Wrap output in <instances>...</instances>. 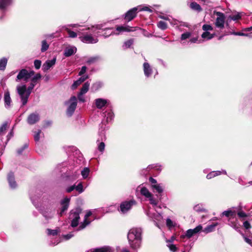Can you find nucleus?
I'll return each instance as SVG.
<instances>
[{
	"mask_svg": "<svg viewBox=\"0 0 252 252\" xmlns=\"http://www.w3.org/2000/svg\"><path fill=\"white\" fill-rule=\"evenodd\" d=\"M102 24H99L92 26L91 28H88L87 29L89 30V32L80 36L79 38L84 43H96L98 41L97 37L99 35V32L97 30L102 29Z\"/></svg>",
	"mask_w": 252,
	"mask_h": 252,
	"instance_id": "1",
	"label": "nucleus"
},
{
	"mask_svg": "<svg viewBox=\"0 0 252 252\" xmlns=\"http://www.w3.org/2000/svg\"><path fill=\"white\" fill-rule=\"evenodd\" d=\"M142 230L139 228L130 229L127 234L128 243L131 249L137 250L140 247Z\"/></svg>",
	"mask_w": 252,
	"mask_h": 252,
	"instance_id": "2",
	"label": "nucleus"
},
{
	"mask_svg": "<svg viewBox=\"0 0 252 252\" xmlns=\"http://www.w3.org/2000/svg\"><path fill=\"white\" fill-rule=\"evenodd\" d=\"M35 85L33 83H31L28 88H27L26 85L25 84L17 86V92L20 97L22 105L24 106L27 104L29 97Z\"/></svg>",
	"mask_w": 252,
	"mask_h": 252,
	"instance_id": "3",
	"label": "nucleus"
},
{
	"mask_svg": "<svg viewBox=\"0 0 252 252\" xmlns=\"http://www.w3.org/2000/svg\"><path fill=\"white\" fill-rule=\"evenodd\" d=\"M132 28H133L129 27V26H119L116 27V29L115 31H113L111 32H107L108 31H111L112 29H111V28L106 29H105L106 32L103 34V35L105 37H107L111 35H114V34L118 35L120 33H122V32H129L135 31L136 29H138L139 30H142L141 29L139 28L138 27H135L134 30H132Z\"/></svg>",
	"mask_w": 252,
	"mask_h": 252,
	"instance_id": "4",
	"label": "nucleus"
},
{
	"mask_svg": "<svg viewBox=\"0 0 252 252\" xmlns=\"http://www.w3.org/2000/svg\"><path fill=\"white\" fill-rule=\"evenodd\" d=\"M77 104V99L75 96H72L70 99L65 102V104L67 105L66 114L68 117H71L74 113Z\"/></svg>",
	"mask_w": 252,
	"mask_h": 252,
	"instance_id": "5",
	"label": "nucleus"
},
{
	"mask_svg": "<svg viewBox=\"0 0 252 252\" xmlns=\"http://www.w3.org/2000/svg\"><path fill=\"white\" fill-rule=\"evenodd\" d=\"M39 210L46 220L52 219L55 213V209L50 206L43 205Z\"/></svg>",
	"mask_w": 252,
	"mask_h": 252,
	"instance_id": "6",
	"label": "nucleus"
},
{
	"mask_svg": "<svg viewBox=\"0 0 252 252\" xmlns=\"http://www.w3.org/2000/svg\"><path fill=\"white\" fill-rule=\"evenodd\" d=\"M214 13L217 16L215 22L216 27L220 30L223 29L224 27L225 19L224 14L222 12L216 11Z\"/></svg>",
	"mask_w": 252,
	"mask_h": 252,
	"instance_id": "7",
	"label": "nucleus"
},
{
	"mask_svg": "<svg viewBox=\"0 0 252 252\" xmlns=\"http://www.w3.org/2000/svg\"><path fill=\"white\" fill-rule=\"evenodd\" d=\"M80 211L78 210H72L69 214V219L71 221V226L73 227L77 226L80 220L79 214Z\"/></svg>",
	"mask_w": 252,
	"mask_h": 252,
	"instance_id": "8",
	"label": "nucleus"
},
{
	"mask_svg": "<svg viewBox=\"0 0 252 252\" xmlns=\"http://www.w3.org/2000/svg\"><path fill=\"white\" fill-rule=\"evenodd\" d=\"M135 204L136 201L133 199L123 202L120 205V211L123 214L126 213Z\"/></svg>",
	"mask_w": 252,
	"mask_h": 252,
	"instance_id": "9",
	"label": "nucleus"
},
{
	"mask_svg": "<svg viewBox=\"0 0 252 252\" xmlns=\"http://www.w3.org/2000/svg\"><path fill=\"white\" fill-rule=\"evenodd\" d=\"M228 224L236 231H240L241 225L238 222V220L236 218V215L228 218Z\"/></svg>",
	"mask_w": 252,
	"mask_h": 252,
	"instance_id": "10",
	"label": "nucleus"
},
{
	"mask_svg": "<svg viewBox=\"0 0 252 252\" xmlns=\"http://www.w3.org/2000/svg\"><path fill=\"white\" fill-rule=\"evenodd\" d=\"M147 215L154 221L155 225L159 228L158 222L162 220L163 218L161 215L159 213H153L150 211L147 212Z\"/></svg>",
	"mask_w": 252,
	"mask_h": 252,
	"instance_id": "11",
	"label": "nucleus"
},
{
	"mask_svg": "<svg viewBox=\"0 0 252 252\" xmlns=\"http://www.w3.org/2000/svg\"><path fill=\"white\" fill-rule=\"evenodd\" d=\"M138 10V8L136 7L129 10L125 15V19L127 22L131 21L136 17Z\"/></svg>",
	"mask_w": 252,
	"mask_h": 252,
	"instance_id": "12",
	"label": "nucleus"
},
{
	"mask_svg": "<svg viewBox=\"0 0 252 252\" xmlns=\"http://www.w3.org/2000/svg\"><path fill=\"white\" fill-rule=\"evenodd\" d=\"M70 200V198L65 197L61 201V205L62 207L59 213L60 215L62 216L64 212L67 210L69 206Z\"/></svg>",
	"mask_w": 252,
	"mask_h": 252,
	"instance_id": "13",
	"label": "nucleus"
},
{
	"mask_svg": "<svg viewBox=\"0 0 252 252\" xmlns=\"http://www.w3.org/2000/svg\"><path fill=\"white\" fill-rule=\"evenodd\" d=\"M202 229V226L201 225H198L193 229H188L186 233V237L188 238H190L195 234L201 231Z\"/></svg>",
	"mask_w": 252,
	"mask_h": 252,
	"instance_id": "14",
	"label": "nucleus"
},
{
	"mask_svg": "<svg viewBox=\"0 0 252 252\" xmlns=\"http://www.w3.org/2000/svg\"><path fill=\"white\" fill-rule=\"evenodd\" d=\"M20 80H24L27 82L29 80L28 70L26 69H21L18 74L16 81H19Z\"/></svg>",
	"mask_w": 252,
	"mask_h": 252,
	"instance_id": "15",
	"label": "nucleus"
},
{
	"mask_svg": "<svg viewBox=\"0 0 252 252\" xmlns=\"http://www.w3.org/2000/svg\"><path fill=\"white\" fill-rule=\"evenodd\" d=\"M40 119L39 115L37 113L31 114L27 118L28 123L30 125H33L39 121Z\"/></svg>",
	"mask_w": 252,
	"mask_h": 252,
	"instance_id": "16",
	"label": "nucleus"
},
{
	"mask_svg": "<svg viewBox=\"0 0 252 252\" xmlns=\"http://www.w3.org/2000/svg\"><path fill=\"white\" fill-rule=\"evenodd\" d=\"M109 101L108 100L102 98H96L94 100L95 105L96 108L99 109L105 107L109 103Z\"/></svg>",
	"mask_w": 252,
	"mask_h": 252,
	"instance_id": "17",
	"label": "nucleus"
},
{
	"mask_svg": "<svg viewBox=\"0 0 252 252\" xmlns=\"http://www.w3.org/2000/svg\"><path fill=\"white\" fill-rule=\"evenodd\" d=\"M144 75L147 77H149L153 73V69L150 64L145 62L143 65Z\"/></svg>",
	"mask_w": 252,
	"mask_h": 252,
	"instance_id": "18",
	"label": "nucleus"
},
{
	"mask_svg": "<svg viewBox=\"0 0 252 252\" xmlns=\"http://www.w3.org/2000/svg\"><path fill=\"white\" fill-rule=\"evenodd\" d=\"M92 214V213L91 211L87 212L86 214L84 217V220L82 223H81L78 229V230H80L81 229H84L87 225L90 223V221L88 220V218L91 216Z\"/></svg>",
	"mask_w": 252,
	"mask_h": 252,
	"instance_id": "19",
	"label": "nucleus"
},
{
	"mask_svg": "<svg viewBox=\"0 0 252 252\" xmlns=\"http://www.w3.org/2000/svg\"><path fill=\"white\" fill-rule=\"evenodd\" d=\"M56 59L55 58H53L51 60H47L45 62V63L43 64L42 69L45 72L49 70L52 66H53L56 63Z\"/></svg>",
	"mask_w": 252,
	"mask_h": 252,
	"instance_id": "20",
	"label": "nucleus"
},
{
	"mask_svg": "<svg viewBox=\"0 0 252 252\" xmlns=\"http://www.w3.org/2000/svg\"><path fill=\"white\" fill-rule=\"evenodd\" d=\"M136 191H140L141 194L146 198H147L149 196H150L151 194H152L146 187H143L142 186H138L136 189Z\"/></svg>",
	"mask_w": 252,
	"mask_h": 252,
	"instance_id": "21",
	"label": "nucleus"
},
{
	"mask_svg": "<svg viewBox=\"0 0 252 252\" xmlns=\"http://www.w3.org/2000/svg\"><path fill=\"white\" fill-rule=\"evenodd\" d=\"M4 101L5 108H9L11 105V99L8 90H6L4 92Z\"/></svg>",
	"mask_w": 252,
	"mask_h": 252,
	"instance_id": "22",
	"label": "nucleus"
},
{
	"mask_svg": "<svg viewBox=\"0 0 252 252\" xmlns=\"http://www.w3.org/2000/svg\"><path fill=\"white\" fill-rule=\"evenodd\" d=\"M7 180L9 186L11 189H15L17 187V184L15 181V178L13 173L10 172L8 174L7 176Z\"/></svg>",
	"mask_w": 252,
	"mask_h": 252,
	"instance_id": "23",
	"label": "nucleus"
},
{
	"mask_svg": "<svg viewBox=\"0 0 252 252\" xmlns=\"http://www.w3.org/2000/svg\"><path fill=\"white\" fill-rule=\"evenodd\" d=\"M88 78V75H85L80 77L78 80L74 82L73 84L71 86L72 89H76L78 86H79L82 83L84 82Z\"/></svg>",
	"mask_w": 252,
	"mask_h": 252,
	"instance_id": "24",
	"label": "nucleus"
},
{
	"mask_svg": "<svg viewBox=\"0 0 252 252\" xmlns=\"http://www.w3.org/2000/svg\"><path fill=\"white\" fill-rule=\"evenodd\" d=\"M77 51V49L74 46H69L64 50V55L65 57H70L74 54Z\"/></svg>",
	"mask_w": 252,
	"mask_h": 252,
	"instance_id": "25",
	"label": "nucleus"
},
{
	"mask_svg": "<svg viewBox=\"0 0 252 252\" xmlns=\"http://www.w3.org/2000/svg\"><path fill=\"white\" fill-rule=\"evenodd\" d=\"M99 138L97 140V142L100 141H105L106 137L105 136V127L101 126L98 131Z\"/></svg>",
	"mask_w": 252,
	"mask_h": 252,
	"instance_id": "26",
	"label": "nucleus"
},
{
	"mask_svg": "<svg viewBox=\"0 0 252 252\" xmlns=\"http://www.w3.org/2000/svg\"><path fill=\"white\" fill-rule=\"evenodd\" d=\"M77 25H68V26H64L62 27L63 29L65 30L69 35V37L71 38H75L77 36V33L73 31H71L68 28L69 26H72L73 27H77Z\"/></svg>",
	"mask_w": 252,
	"mask_h": 252,
	"instance_id": "27",
	"label": "nucleus"
},
{
	"mask_svg": "<svg viewBox=\"0 0 252 252\" xmlns=\"http://www.w3.org/2000/svg\"><path fill=\"white\" fill-rule=\"evenodd\" d=\"M236 215V211L234 208H230L222 212V215L230 218Z\"/></svg>",
	"mask_w": 252,
	"mask_h": 252,
	"instance_id": "28",
	"label": "nucleus"
},
{
	"mask_svg": "<svg viewBox=\"0 0 252 252\" xmlns=\"http://www.w3.org/2000/svg\"><path fill=\"white\" fill-rule=\"evenodd\" d=\"M218 225V223L216 222L210 225H208L203 230V232L206 233L211 232L215 230V227Z\"/></svg>",
	"mask_w": 252,
	"mask_h": 252,
	"instance_id": "29",
	"label": "nucleus"
},
{
	"mask_svg": "<svg viewBox=\"0 0 252 252\" xmlns=\"http://www.w3.org/2000/svg\"><path fill=\"white\" fill-rule=\"evenodd\" d=\"M215 34H212L210 32H204L201 34V37L205 40H209L212 39Z\"/></svg>",
	"mask_w": 252,
	"mask_h": 252,
	"instance_id": "30",
	"label": "nucleus"
},
{
	"mask_svg": "<svg viewBox=\"0 0 252 252\" xmlns=\"http://www.w3.org/2000/svg\"><path fill=\"white\" fill-rule=\"evenodd\" d=\"M189 7L193 10L196 11L198 12L202 11V8L197 3L195 2H191L189 4Z\"/></svg>",
	"mask_w": 252,
	"mask_h": 252,
	"instance_id": "31",
	"label": "nucleus"
},
{
	"mask_svg": "<svg viewBox=\"0 0 252 252\" xmlns=\"http://www.w3.org/2000/svg\"><path fill=\"white\" fill-rule=\"evenodd\" d=\"M103 86V83L101 82H96L94 83L92 86V90L93 92L97 91Z\"/></svg>",
	"mask_w": 252,
	"mask_h": 252,
	"instance_id": "32",
	"label": "nucleus"
},
{
	"mask_svg": "<svg viewBox=\"0 0 252 252\" xmlns=\"http://www.w3.org/2000/svg\"><path fill=\"white\" fill-rule=\"evenodd\" d=\"M7 63V58L4 57L0 59V70L3 71L5 70Z\"/></svg>",
	"mask_w": 252,
	"mask_h": 252,
	"instance_id": "33",
	"label": "nucleus"
},
{
	"mask_svg": "<svg viewBox=\"0 0 252 252\" xmlns=\"http://www.w3.org/2000/svg\"><path fill=\"white\" fill-rule=\"evenodd\" d=\"M152 188L153 190H155L156 192L158 193H161L163 191V187L161 184L154 185V187H153Z\"/></svg>",
	"mask_w": 252,
	"mask_h": 252,
	"instance_id": "34",
	"label": "nucleus"
},
{
	"mask_svg": "<svg viewBox=\"0 0 252 252\" xmlns=\"http://www.w3.org/2000/svg\"><path fill=\"white\" fill-rule=\"evenodd\" d=\"M89 87H90V83H89L88 82H86L83 85L79 93L85 94L89 91Z\"/></svg>",
	"mask_w": 252,
	"mask_h": 252,
	"instance_id": "35",
	"label": "nucleus"
},
{
	"mask_svg": "<svg viewBox=\"0 0 252 252\" xmlns=\"http://www.w3.org/2000/svg\"><path fill=\"white\" fill-rule=\"evenodd\" d=\"M12 0H0V8H4L10 4Z\"/></svg>",
	"mask_w": 252,
	"mask_h": 252,
	"instance_id": "36",
	"label": "nucleus"
},
{
	"mask_svg": "<svg viewBox=\"0 0 252 252\" xmlns=\"http://www.w3.org/2000/svg\"><path fill=\"white\" fill-rule=\"evenodd\" d=\"M8 123L7 122H4L0 127V136L5 134L6 128L8 127Z\"/></svg>",
	"mask_w": 252,
	"mask_h": 252,
	"instance_id": "37",
	"label": "nucleus"
},
{
	"mask_svg": "<svg viewBox=\"0 0 252 252\" xmlns=\"http://www.w3.org/2000/svg\"><path fill=\"white\" fill-rule=\"evenodd\" d=\"M170 24L172 26L178 25L180 24V26H183L187 27H188V25L185 23H183L182 22H179L175 19H170V21H169Z\"/></svg>",
	"mask_w": 252,
	"mask_h": 252,
	"instance_id": "38",
	"label": "nucleus"
},
{
	"mask_svg": "<svg viewBox=\"0 0 252 252\" xmlns=\"http://www.w3.org/2000/svg\"><path fill=\"white\" fill-rule=\"evenodd\" d=\"M49 45L47 43L46 40H44L41 42V51L44 52L49 48Z\"/></svg>",
	"mask_w": 252,
	"mask_h": 252,
	"instance_id": "39",
	"label": "nucleus"
},
{
	"mask_svg": "<svg viewBox=\"0 0 252 252\" xmlns=\"http://www.w3.org/2000/svg\"><path fill=\"white\" fill-rule=\"evenodd\" d=\"M147 199L150 201V204L153 206H156L158 203V200L154 197L152 194H151L150 196H149Z\"/></svg>",
	"mask_w": 252,
	"mask_h": 252,
	"instance_id": "40",
	"label": "nucleus"
},
{
	"mask_svg": "<svg viewBox=\"0 0 252 252\" xmlns=\"http://www.w3.org/2000/svg\"><path fill=\"white\" fill-rule=\"evenodd\" d=\"M90 169L88 167H85L82 171H81V175L83 177V179H86L89 175V173H90Z\"/></svg>",
	"mask_w": 252,
	"mask_h": 252,
	"instance_id": "41",
	"label": "nucleus"
},
{
	"mask_svg": "<svg viewBox=\"0 0 252 252\" xmlns=\"http://www.w3.org/2000/svg\"><path fill=\"white\" fill-rule=\"evenodd\" d=\"M157 26L159 29L162 30H165L167 28V24L162 21H159L157 23Z\"/></svg>",
	"mask_w": 252,
	"mask_h": 252,
	"instance_id": "42",
	"label": "nucleus"
},
{
	"mask_svg": "<svg viewBox=\"0 0 252 252\" xmlns=\"http://www.w3.org/2000/svg\"><path fill=\"white\" fill-rule=\"evenodd\" d=\"M104 117H106V122H108L113 119L114 115L112 112L110 111V112H108L107 113V114H105Z\"/></svg>",
	"mask_w": 252,
	"mask_h": 252,
	"instance_id": "43",
	"label": "nucleus"
},
{
	"mask_svg": "<svg viewBox=\"0 0 252 252\" xmlns=\"http://www.w3.org/2000/svg\"><path fill=\"white\" fill-rule=\"evenodd\" d=\"M41 78V75L40 73L36 74L32 79L31 81L32 83H33V84L36 85L37 81L39 80Z\"/></svg>",
	"mask_w": 252,
	"mask_h": 252,
	"instance_id": "44",
	"label": "nucleus"
},
{
	"mask_svg": "<svg viewBox=\"0 0 252 252\" xmlns=\"http://www.w3.org/2000/svg\"><path fill=\"white\" fill-rule=\"evenodd\" d=\"M137 8H138V11H148L149 12H152L153 10L151 9L149 6H138L136 7Z\"/></svg>",
	"mask_w": 252,
	"mask_h": 252,
	"instance_id": "45",
	"label": "nucleus"
},
{
	"mask_svg": "<svg viewBox=\"0 0 252 252\" xmlns=\"http://www.w3.org/2000/svg\"><path fill=\"white\" fill-rule=\"evenodd\" d=\"M34 132V139L35 142H38L39 140L40 135L42 134L43 135V134L42 133L41 130H38L37 132L35 131Z\"/></svg>",
	"mask_w": 252,
	"mask_h": 252,
	"instance_id": "46",
	"label": "nucleus"
},
{
	"mask_svg": "<svg viewBox=\"0 0 252 252\" xmlns=\"http://www.w3.org/2000/svg\"><path fill=\"white\" fill-rule=\"evenodd\" d=\"M241 18L240 13H237L236 14H232L229 16V18L233 21H237Z\"/></svg>",
	"mask_w": 252,
	"mask_h": 252,
	"instance_id": "47",
	"label": "nucleus"
},
{
	"mask_svg": "<svg viewBox=\"0 0 252 252\" xmlns=\"http://www.w3.org/2000/svg\"><path fill=\"white\" fill-rule=\"evenodd\" d=\"M133 43V40L132 39L128 40L124 43L123 48L124 49L129 48L132 45Z\"/></svg>",
	"mask_w": 252,
	"mask_h": 252,
	"instance_id": "48",
	"label": "nucleus"
},
{
	"mask_svg": "<svg viewBox=\"0 0 252 252\" xmlns=\"http://www.w3.org/2000/svg\"><path fill=\"white\" fill-rule=\"evenodd\" d=\"M202 30L204 32H209V31H213V28L210 25L204 24L202 26Z\"/></svg>",
	"mask_w": 252,
	"mask_h": 252,
	"instance_id": "49",
	"label": "nucleus"
},
{
	"mask_svg": "<svg viewBox=\"0 0 252 252\" xmlns=\"http://www.w3.org/2000/svg\"><path fill=\"white\" fill-rule=\"evenodd\" d=\"M191 35V33L190 32H185L181 35V39L182 40H184L190 37Z\"/></svg>",
	"mask_w": 252,
	"mask_h": 252,
	"instance_id": "50",
	"label": "nucleus"
},
{
	"mask_svg": "<svg viewBox=\"0 0 252 252\" xmlns=\"http://www.w3.org/2000/svg\"><path fill=\"white\" fill-rule=\"evenodd\" d=\"M166 225L169 228L175 226V223L169 218H167L166 221Z\"/></svg>",
	"mask_w": 252,
	"mask_h": 252,
	"instance_id": "51",
	"label": "nucleus"
},
{
	"mask_svg": "<svg viewBox=\"0 0 252 252\" xmlns=\"http://www.w3.org/2000/svg\"><path fill=\"white\" fill-rule=\"evenodd\" d=\"M101 142L98 144L97 149L98 150L101 152H103L105 149V144L104 143V141H100Z\"/></svg>",
	"mask_w": 252,
	"mask_h": 252,
	"instance_id": "52",
	"label": "nucleus"
},
{
	"mask_svg": "<svg viewBox=\"0 0 252 252\" xmlns=\"http://www.w3.org/2000/svg\"><path fill=\"white\" fill-rule=\"evenodd\" d=\"M167 246L171 252H175L177 250L176 246L172 243H167Z\"/></svg>",
	"mask_w": 252,
	"mask_h": 252,
	"instance_id": "53",
	"label": "nucleus"
},
{
	"mask_svg": "<svg viewBox=\"0 0 252 252\" xmlns=\"http://www.w3.org/2000/svg\"><path fill=\"white\" fill-rule=\"evenodd\" d=\"M99 59V57L98 56L93 57H91L90 59H88L87 61V63H92L96 62Z\"/></svg>",
	"mask_w": 252,
	"mask_h": 252,
	"instance_id": "54",
	"label": "nucleus"
},
{
	"mask_svg": "<svg viewBox=\"0 0 252 252\" xmlns=\"http://www.w3.org/2000/svg\"><path fill=\"white\" fill-rule=\"evenodd\" d=\"M75 189L79 192V193H82L84 191L82 184L80 183L77 186H75Z\"/></svg>",
	"mask_w": 252,
	"mask_h": 252,
	"instance_id": "55",
	"label": "nucleus"
},
{
	"mask_svg": "<svg viewBox=\"0 0 252 252\" xmlns=\"http://www.w3.org/2000/svg\"><path fill=\"white\" fill-rule=\"evenodd\" d=\"M28 147V144L27 143H25L23 147H22L21 148L18 149L17 150V153L19 155H21L23 151L27 149Z\"/></svg>",
	"mask_w": 252,
	"mask_h": 252,
	"instance_id": "56",
	"label": "nucleus"
},
{
	"mask_svg": "<svg viewBox=\"0 0 252 252\" xmlns=\"http://www.w3.org/2000/svg\"><path fill=\"white\" fill-rule=\"evenodd\" d=\"M41 64V62L40 60H36L34 62V65L36 69L40 68Z\"/></svg>",
	"mask_w": 252,
	"mask_h": 252,
	"instance_id": "57",
	"label": "nucleus"
},
{
	"mask_svg": "<svg viewBox=\"0 0 252 252\" xmlns=\"http://www.w3.org/2000/svg\"><path fill=\"white\" fill-rule=\"evenodd\" d=\"M83 94H81V93H79L78 94V95H77L78 99L79 101L80 102H84L86 101L85 98L84 96H83Z\"/></svg>",
	"mask_w": 252,
	"mask_h": 252,
	"instance_id": "58",
	"label": "nucleus"
},
{
	"mask_svg": "<svg viewBox=\"0 0 252 252\" xmlns=\"http://www.w3.org/2000/svg\"><path fill=\"white\" fill-rule=\"evenodd\" d=\"M232 34L235 35L250 36V35L249 34L245 33L243 32H234L232 33Z\"/></svg>",
	"mask_w": 252,
	"mask_h": 252,
	"instance_id": "59",
	"label": "nucleus"
},
{
	"mask_svg": "<svg viewBox=\"0 0 252 252\" xmlns=\"http://www.w3.org/2000/svg\"><path fill=\"white\" fill-rule=\"evenodd\" d=\"M189 41L191 43H200L202 42L201 40H198V37H192L190 39Z\"/></svg>",
	"mask_w": 252,
	"mask_h": 252,
	"instance_id": "60",
	"label": "nucleus"
},
{
	"mask_svg": "<svg viewBox=\"0 0 252 252\" xmlns=\"http://www.w3.org/2000/svg\"><path fill=\"white\" fill-rule=\"evenodd\" d=\"M48 234L49 235H52L53 236L56 235L58 234V231L57 230H52L50 229H47Z\"/></svg>",
	"mask_w": 252,
	"mask_h": 252,
	"instance_id": "61",
	"label": "nucleus"
},
{
	"mask_svg": "<svg viewBox=\"0 0 252 252\" xmlns=\"http://www.w3.org/2000/svg\"><path fill=\"white\" fill-rule=\"evenodd\" d=\"M216 176H219L221 174L226 175L227 172L225 170H221V171H214Z\"/></svg>",
	"mask_w": 252,
	"mask_h": 252,
	"instance_id": "62",
	"label": "nucleus"
},
{
	"mask_svg": "<svg viewBox=\"0 0 252 252\" xmlns=\"http://www.w3.org/2000/svg\"><path fill=\"white\" fill-rule=\"evenodd\" d=\"M216 177V176L215 175V173L214 171L210 172L206 176V178L208 179H212V178H213L214 177Z\"/></svg>",
	"mask_w": 252,
	"mask_h": 252,
	"instance_id": "63",
	"label": "nucleus"
},
{
	"mask_svg": "<svg viewBox=\"0 0 252 252\" xmlns=\"http://www.w3.org/2000/svg\"><path fill=\"white\" fill-rule=\"evenodd\" d=\"M237 215L241 218H245L248 216L247 214L243 211H239L237 213Z\"/></svg>",
	"mask_w": 252,
	"mask_h": 252,
	"instance_id": "64",
	"label": "nucleus"
}]
</instances>
